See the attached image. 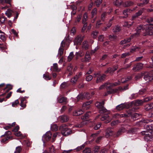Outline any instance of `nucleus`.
Here are the masks:
<instances>
[{
    "instance_id": "f257e3e1",
    "label": "nucleus",
    "mask_w": 153,
    "mask_h": 153,
    "mask_svg": "<svg viewBox=\"0 0 153 153\" xmlns=\"http://www.w3.org/2000/svg\"><path fill=\"white\" fill-rule=\"evenodd\" d=\"M62 134L64 136H67L72 133V131L71 129L68 128L65 124L61 125L59 127Z\"/></svg>"
},
{
    "instance_id": "f03ea898",
    "label": "nucleus",
    "mask_w": 153,
    "mask_h": 153,
    "mask_svg": "<svg viewBox=\"0 0 153 153\" xmlns=\"http://www.w3.org/2000/svg\"><path fill=\"white\" fill-rule=\"evenodd\" d=\"M153 25L152 24H150L146 26V29L145 30V32L143 33V35L146 36L147 35H152L153 34V27L152 26Z\"/></svg>"
},
{
    "instance_id": "7ed1b4c3",
    "label": "nucleus",
    "mask_w": 153,
    "mask_h": 153,
    "mask_svg": "<svg viewBox=\"0 0 153 153\" xmlns=\"http://www.w3.org/2000/svg\"><path fill=\"white\" fill-rule=\"evenodd\" d=\"M11 132L9 131L6 132L4 135L1 136V137L2 138L1 142L2 143H4L8 139L12 138V137L11 136Z\"/></svg>"
},
{
    "instance_id": "20e7f679",
    "label": "nucleus",
    "mask_w": 153,
    "mask_h": 153,
    "mask_svg": "<svg viewBox=\"0 0 153 153\" xmlns=\"http://www.w3.org/2000/svg\"><path fill=\"white\" fill-rule=\"evenodd\" d=\"M153 71L149 73H145L144 75V78L147 82L151 81L153 79Z\"/></svg>"
},
{
    "instance_id": "39448f33",
    "label": "nucleus",
    "mask_w": 153,
    "mask_h": 153,
    "mask_svg": "<svg viewBox=\"0 0 153 153\" xmlns=\"http://www.w3.org/2000/svg\"><path fill=\"white\" fill-rule=\"evenodd\" d=\"M57 102L59 103L66 104L68 102L67 98L62 96H60L58 98Z\"/></svg>"
},
{
    "instance_id": "423d86ee",
    "label": "nucleus",
    "mask_w": 153,
    "mask_h": 153,
    "mask_svg": "<svg viewBox=\"0 0 153 153\" xmlns=\"http://www.w3.org/2000/svg\"><path fill=\"white\" fill-rule=\"evenodd\" d=\"M143 26L140 25L137 27L136 29V32L134 33L133 35L134 37H137L139 36L140 33L143 30Z\"/></svg>"
},
{
    "instance_id": "0eeeda50",
    "label": "nucleus",
    "mask_w": 153,
    "mask_h": 153,
    "mask_svg": "<svg viewBox=\"0 0 153 153\" xmlns=\"http://www.w3.org/2000/svg\"><path fill=\"white\" fill-rule=\"evenodd\" d=\"M82 41V38L81 36H78L74 39V45H78L81 44Z\"/></svg>"
},
{
    "instance_id": "6e6552de",
    "label": "nucleus",
    "mask_w": 153,
    "mask_h": 153,
    "mask_svg": "<svg viewBox=\"0 0 153 153\" xmlns=\"http://www.w3.org/2000/svg\"><path fill=\"white\" fill-rule=\"evenodd\" d=\"M52 134L50 131L47 132L46 134L43 136V138L46 141L49 140L51 139Z\"/></svg>"
},
{
    "instance_id": "1a4fd4ad",
    "label": "nucleus",
    "mask_w": 153,
    "mask_h": 153,
    "mask_svg": "<svg viewBox=\"0 0 153 153\" xmlns=\"http://www.w3.org/2000/svg\"><path fill=\"white\" fill-rule=\"evenodd\" d=\"M143 67V64L141 63H139L134 66L132 68V70L135 71L141 69Z\"/></svg>"
},
{
    "instance_id": "9d476101",
    "label": "nucleus",
    "mask_w": 153,
    "mask_h": 153,
    "mask_svg": "<svg viewBox=\"0 0 153 153\" xmlns=\"http://www.w3.org/2000/svg\"><path fill=\"white\" fill-rule=\"evenodd\" d=\"M127 106L128 105L126 103H122L117 106L116 109L120 111L127 108Z\"/></svg>"
},
{
    "instance_id": "9b49d317",
    "label": "nucleus",
    "mask_w": 153,
    "mask_h": 153,
    "mask_svg": "<svg viewBox=\"0 0 153 153\" xmlns=\"http://www.w3.org/2000/svg\"><path fill=\"white\" fill-rule=\"evenodd\" d=\"M59 119L62 122H66L69 120L68 117L66 115H63L59 116Z\"/></svg>"
},
{
    "instance_id": "f8f14e48",
    "label": "nucleus",
    "mask_w": 153,
    "mask_h": 153,
    "mask_svg": "<svg viewBox=\"0 0 153 153\" xmlns=\"http://www.w3.org/2000/svg\"><path fill=\"white\" fill-rule=\"evenodd\" d=\"M109 117L108 115H105L101 118V120L102 121L105 120L104 123H108L111 120V119L109 118Z\"/></svg>"
},
{
    "instance_id": "ddd939ff",
    "label": "nucleus",
    "mask_w": 153,
    "mask_h": 153,
    "mask_svg": "<svg viewBox=\"0 0 153 153\" xmlns=\"http://www.w3.org/2000/svg\"><path fill=\"white\" fill-rule=\"evenodd\" d=\"M91 102L89 101L84 103L82 105V108L85 110H87L90 107V104Z\"/></svg>"
},
{
    "instance_id": "4468645a",
    "label": "nucleus",
    "mask_w": 153,
    "mask_h": 153,
    "mask_svg": "<svg viewBox=\"0 0 153 153\" xmlns=\"http://www.w3.org/2000/svg\"><path fill=\"white\" fill-rule=\"evenodd\" d=\"M90 59L91 57L89 52L87 51L85 54L84 59H82V61L85 62H89Z\"/></svg>"
},
{
    "instance_id": "2eb2a0df",
    "label": "nucleus",
    "mask_w": 153,
    "mask_h": 153,
    "mask_svg": "<svg viewBox=\"0 0 153 153\" xmlns=\"http://www.w3.org/2000/svg\"><path fill=\"white\" fill-rule=\"evenodd\" d=\"M105 74H103L102 75H99V77H98L96 80V82L97 83H98L104 80L105 79Z\"/></svg>"
},
{
    "instance_id": "dca6fc26",
    "label": "nucleus",
    "mask_w": 153,
    "mask_h": 153,
    "mask_svg": "<svg viewBox=\"0 0 153 153\" xmlns=\"http://www.w3.org/2000/svg\"><path fill=\"white\" fill-rule=\"evenodd\" d=\"M88 19V13H85L84 14L82 19V22L83 24H87V22H86Z\"/></svg>"
},
{
    "instance_id": "f3484780",
    "label": "nucleus",
    "mask_w": 153,
    "mask_h": 153,
    "mask_svg": "<svg viewBox=\"0 0 153 153\" xmlns=\"http://www.w3.org/2000/svg\"><path fill=\"white\" fill-rule=\"evenodd\" d=\"M52 69L53 71H59L61 69L58 68V65L57 63H54L53 66L51 69V70Z\"/></svg>"
},
{
    "instance_id": "a211bd4d",
    "label": "nucleus",
    "mask_w": 153,
    "mask_h": 153,
    "mask_svg": "<svg viewBox=\"0 0 153 153\" xmlns=\"http://www.w3.org/2000/svg\"><path fill=\"white\" fill-rule=\"evenodd\" d=\"M105 104L104 101L103 100L101 102H97L95 105L98 108L100 109L102 108Z\"/></svg>"
},
{
    "instance_id": "6ab92c4d",
    "label": "nucleus",
    "mask_w": 153,
    "mask_h": 153,
    "mask_svg": "<svg viewBox=\"0 0 153 153\" xmlns=\"http://www.w3.org/2000/svg\"><path fill=\"white\" fill-rule=\"evenodd\" d=\"M117 91L118 89H111L110 90L107 91L105 93V96H106L108 95L111 94L112 93H116L117 92Z\"/></svg>"
},
{
    "instance_id": "aec40b11",
    "label": "nucleus",
    "mask_w": 153,
    "mask_h": 153,
    "mask_svg": "<svg viewBox=\"0 0 153 153\" xmlns=\"http://www.w3.org/2000/svg\"><path fill=\"white\" fill-rule=\"evenodd\" d=\"M152 137V134L151 132H149V133L146 134V136L144 137V139L146 141H148L150 140Z\"/></svg>"
},
{
    "instance_id": "412c9836",
    "label": "nucleus",
    "mask_w": 153,
    "mask_h": 153,
    "mask_svg": "<svg viewBox=\"0 0 153 153\" xmlns=\"http://www.w3.org/2000/svg\"><path fill=\"white\" fill-rule=\"evenodd\" d=\"M131 76H128L127 77L125 76L121 79V81L122 83H125L127 81L131 80Z\"/></svg>"
},
{
    "instance_id": "4be33fe9",
    "label": "nucleus",
    "mask_w": 153,
    "mask_h": 153,
    "mask_svg": "<svg viewBox=\"0 0 153 153\" xmlns=\"http://www.w3.org/2000/svg\"><path fill=\"white\" fill-rule=\"evenodd\" d=\"M13 13V11L12 10L9 9L6 11L5 14L8 18H10L12 16Z\"/></svg>"
},
{
    "instance_id": "5701e85b",
    "label": "nucleus",
    "mask_w": 153,
    "mask_h": 153,
    "mask_svg": "<svg viewBox=\"0 0 153 153\" xmlns=\"http://www.w3.org/2000/svg\"><path fill=\"white\" fill-rule=\"evenodd\" d=\"M131 111H129L126 113L121 114L120 116L121 117H128L131 116Z\"/></svg>"
},
{
    "instance_id": "b1692460",
    "label": "nucleus",
    "mask_w": 153,
    "mask_h": 153,
    "mask_svg": "<svg viewBox=\"0 0 153 153\" xmlns=\"http://www.w3.org/2000/svg\"><path fill=\"white\" fill-rule=\"evenodd\" d=\"M0 33L1 34L0 35V39L3 42L5 41L6 40V38L5 36V33L1 30H0Z\"/></svg>"
},
{
    "instance_id": "393cba45",
    "label": "nucleus",
    "mask_w": 153,
    "mask_h": 153,
    "mask_svg": "<svg viewBox=\"0 0 153 153\" xmlns=\"http://www.w3.org/2000/svg\"><path fill=\"white\" fill-rule=\"evenodd\" d=\"M89 47L88 42L87 41H84L83 42L82 48L85 50L88 49Z\"/></svg>"
},
{
    "instance_id": "a878e982",
    "label": "nucleus",
    "mask_w": 153,
    "mask_h": 153,
    "mask_svg": "<svg viewBox=\"0 0 153 153\" xmlns=\"http://www.w3.org/2000/svg\"><path fill=\"white\" fill-rule=\"evenodd\" d=\"M84 112L82 110H79L75 111L73 113V115L75 116H78L82 114Z\"/></svg>"
},
{
    "instance_id": "bb28decb",
    "label": "nucleus",
    "mask_w": 153,
    "mask_h": 153,
    "mask_svg": "<svg viewBox=\"0 0 153 153\" xmlns=\"http://www.w3.org/2000/svg\"><path fill=\"white\" fill-rule=\"evenodd\" d=\"M145 127H147V130L146 131H142L141 132V134L143 135H145V136H146V134H148V133H149V132H149L150 130H149L148 129V128H149V127L146 125L144 126Z\"/></svg>"
},
{
    "instance_id": "cd10ccee",
    "label": "nucleus",
    "mask_w": 153,
    "mask_h": 153,
    "mask_svg": "<svg viewBox=\"0 0 153 153\" xmlns=\"http://www.w3.org/2000/svg\"><path fill=\"white\" fill-rule=\"evenodd\" d=\"M131 40V37L128 38L124 39L123 40L121 41L120 42V44L123 45L124 44L126 43L130 42Z\"/></svg>"
},
{
    "instance_id": "c85d7f7f",
    "label": "nucleus",
    "mask_w": 153,
    "mask_h": 153,
    "mask_svg": "<svg viewBox=\"0 0 153 153\" xmlns=\"http://www.w3.org/2000/svg\"><path fill=\"white\" fill-rule=\"evenodd\" d=\"M60 135V134L59 132H56L54 133L52 136V142H54L56 140V137H59Z\"/></svg>"
},
{
    "instance_id": "c756f323",
    "label": "nucleus",
    "mask_w": 153,
    "mask_h": 153,
    "mask_svg": "<svg viewBox=\"0 0 153 153\" xmlns=\"http://www.w3.org/2000/svg\"><path fill=\"white\" fill-rule=\"evenodd\" d=\"M43 78L46 80H50L51 79V77L49 75V73H47L46 74L43 75Z\"/></svg>"
},
{
    "instance_id": "7c9ffc66",
    "label": "nucleus",
    "mask_w": 153,
    "mask_h": 153,
    "mask_svg": "<svg viewBox=\"0 0 153 153\" xmlns=\"http://www.w3.org/2000/svg\"><path fill=\"white\" fill-rule=\"evenodd\" d=\"M64 49L60 47L59 49L58 54L57 56L59 58L61 57L63 54V53Z\"/></svg>"
},
{
    "instance_id": "2f4dec72",
    "label": "nucleus",
    "mask_w": 153,
    "mask_h": 153,
    "mask_svg": "<svg viewBox=\"0 0 153 153\" xmlns=\"http://www.w3.org/2000/svg\"><path fill=\"white\" fill-rule=\"evenodd\" d=\"M99 33V32L97 31H93L91 34V36L94 39L96 38Z\"/></svg>"
},
{
    "instance_id": "473e14b6",
    "label": "nucleus",
    "mask_w": 153,
    "mask_h": 153,
    "mask_svg": "<svg viewBox=\"0 0 153 153\" xmlns=\"http://www.w3.org/2000/svg\"><path fill=\"white\" fill-rule=\"evenodd\" d=\"M146 89L147 87L145 86L143 89H142L139 90V94L140 95H143L144 94L146 91Z\"/></svg>"
},
{
    "instance_id": "72a5a7b5",
    "label": "nucleus",
    "mask_w": 153,
    "mask_h": 153,
    "mask_svg": "<svg viewBox=\"0 0 153 153\" xmlns=\"http://www.w3.org/2000/svg\"><path fill=\"white\" fill-rule=\"evenodd\" d=\"M153 99V97L150 96L145 98L143 100L144 102H148L151 100Z\"/></svg>"
},
{
    "instance_id": "f704fd0d",
    "label": "nucleus",
    "mask_w": 153,
    "mask_h": 153,
    "mask_svg": "<svg viewBox=\"0 0 153 153\" xmlns=\"http://www.w3.org/2000/svg\"><path fill=\"white\" fill-rule=\"evenodd\" d=\"M120 27L119 25H117L113 29V31L114 33L119 32L120 30Z\"/></svg>"
},
{
    "instance_id": "c9c22d12",
    "label": "nucleus",
    "mask_w": 153,
    "mask_h": 153,
    "mask_svg": "<svg viewBox=\"0 0 153 153\" xmlns=\"http://www.w3.org/2000/svg\"><path fill=\"white\" fill-rule=\"evenodd\" d=\"M97 13V10L96 8H94L92 11L91 12V18H93L95 15H96Z\"/></svg>"
},
{
    "instance_id": "e433bc0d",
    "label": "nucleus",
    "mask_w": 153,
    "mask_h": 153,
    "mask_svg": "<svg viewBox=\"0 0 153 153\" xmlns=\"http://www.w3.org/2000/svg\"><path fill=\"white\" fill-rule=\"evenodd\" d=\"M133 4V2L130 1H128L125 3L124 6L125 7H129L132 5Z\"/></svg>"
},
{
    "instance_id": "4c0bfd02",
    "label": "nucleus",
    "mask_w": 153,
    "mask_h": 153,
    "mask_svg": "<svg viewBox=\"0 0 153 153\" xmlns=\"http://www.w3.org/2000/svg\"><path fill=\"white\" fill-rule=\"evenodd\" d=\"M126 131L125 128H122L118 131L117 134L118 135H120L122 133L126 132Z\"/></svg>"
},
{
    "instance_id": "58836bf2",
    "label": "nucleus",
    "mask_w": 153,
    "mask_h": 153,
    "mask_svg": "<svg viewBox=\"0 0 153 153\" xmlns=\"http://www.w3.org/2000/svg\"><path fill=\"white\" fill-rule=\"evenodd\" d=\"M106 84H107L106 85V88L107 90H110L111 89H112L111 88L113 87L111 83L107 82H106Z\"/></svg>"
},
{
    "instance_id": "ea45409f",
    "label": "nucleus",
    "mask_w": 153,
    "mask_h": 153,
    "mask_svg": "<svg viewBox=\"0 0 153 153\" xmlns=\"http://www.w3.org/2000/svg\"><path fill=\"white\" fill-rule=\"evenodd\" d=\"M58 129V126L56 124H52L51 125V129L52 131H56Z\"/></svg>"
},
{
    "instance_id": "a19ab883",
    "label": "nucleus",
    "mask_w": 153,
    "mask_h": 153,
    "mask_svg": "<svg viewBox=\"0 0 153 153\" xmlns=\"http://www.w3.org/2000/svg\"><path fill=\"white\" fill-rule=\"evenodd\" d=\"M84 55V53L82 51H79L78 52H76V56L77 58L79 56H83Z\"/></svg>"
},
{
    "instance_id": "79ce46f5",
    "label": "nucleus",
    "mask_w": 153,
    "mask_h": 153,
    "mask_svg": "<svg viewBox=\"0 0 153 153\" xmlns=\"http://www.w3.org/2000/svg\"><path fill=\"white\" fill-rule=\"evenodd\" d=\"M121 2V0H114L113 4L116 6H119L120 5Z\"/></svg>"
},
{
    "instance_id": "37998d69",
    "label": "nucleus",
    "mask_w": 153,
    "mask_h": 153,
    "mask_svg": "<svg viewBox=\"0 0 153 153\" xmlns=\"http://www.w3.org/2000/svg\"><path fill=\"white\" fill-rule=\"evenodd\" d=\"M22 150V147L21 146H18L16 148L14 153H20Z\"/></svg>"
},
{
    "instance_id": "c03bdc74",
    "label": "nucleus",
    "mask_w": 153,
    "mask_h": 153,
    "mask_svg": "<svg viewBox=\"0 0 153 153\" xmlns=\"http://www.w3.org/2000/svg\"><path fill=\"white\" fill-rule=\"evenodd\" d=\"M25 97L22 98L21 99L20 105L21 107H23V108H25L26 107V105L25 104H24V105H22V103H24L23 102L25 101Z\"/></svg>"
},
{
    "instance_id": "a18cd8bd",
    "label": "nucleus",
    "mask_w": 153,
    "mask_h": 153,
    "mask_svg": "<svg viewBox=\"0 0 153 153\" xmlns=\"http://www.w3.org/2000/svg\"><path fill=\"white\" fill-rule=\"evenodd\" d=\"M19 104V101L18 100H16L14 102L12 103V106L13 107H16Z\"/></svg>"
},
{
    "instance_id": "49530a36",
    "label": "nucleus",
    "mask_w": 153,
    "mask_h": 153,
    "mask_svg": "<svg viewBox=\"0 0 153 153\" xmlns=\"http://www.w3.org/2000/svg\"><path fill=\"white\" fill-rule=\"evenodd\" d=\"M15 135L18 137H19L20 138H22L24 137V136L21 133L20 131L15 133Z\"/></svg>"
},
{
    "instance_id": "de8ad7c7",
    "label": "nucleus",
    "mask_w": 153,
    "mask_h": 153,
    "mask_svg": "<svg viewBox=\"0 0 153 153\" xmlns=\"http://www.w3.org/2000/svg\"><path fill=\"white\" fill-rule=\"evenodd\" d=\"M150 103L146 105L145 107V109L146 111H148L150 109H152Z\"/></svg>"
},
{
    "instance_id": "09e8293b",
    "label": "nucleus",
    "mask_w": 153,
    "mask_h": 153,
    "mask_svg": "<svg viewBox=\"0 0 153 153\" xmlns=\"http://www.w3.org/2000/svg\"><path fill=\"white\" fill-rule=\"evenodd\" d=\"M7 19V18L5 16H2L0 17V22L1 24H4L5 21Z\"/></svg>"
},
{
    "instance_id": "8fccbe9b",
    "label": "nucleus",
    "mask_w": 153,
    "mask_h": 153,
    "mask_svg": "<svg viewBox=\"0 0 153 153\" xmlns=\"http://www.w3.org/2000/svg\"><path fill=\"white\" fill-rule=\"evenodd\" d=\"M82 18V15H79L77 16V18L76 19L75 21V23L79 22H80Z\"/></svg>"
},
{
    "instance_id": "3c124183",
    "label": "nucleus",
    "mask_w": 153,
    "mask_h": 153,
    "mask_svg": "<svg viewBox=\"0 0 153 153\" xmlns=\"http://www.w3.org/2000/svg\"><path fill=\"white\" fill-rule=\"evenodd\" d=\"M133 23V22H131V24H129L128 22H124V26L125 27H129L132 25Z\"/></svg>"
},
{
    "instance_id": "603ef678",
    "label": "nucleus",
    "mask_w": 153,
    "mask_h": 153,
    "mask_svg": "<svg viewBox=\"0 0 153 153\" xmlns=\"http://www.w3.org/2000/svg\"><path fill=\"white\" fill-rule=\"evenodd\" d=\"M78 79L77 75H76L73 78L71 79V82L73 83H75L77 79Z\"/></svg>"
},
{
    "instance_id": "864d4df0",
    "label": "nucleus",
    "mask_w": 153,
    "mask_h": 153,
    "mask_svg": "<svg viewBox=\"0 0 153 153\" xmlns=\"http://www.w3.org/2000/svg\"><path fill=\"white\" fill-rule=\"evenodd\" d=\"M144 102L143 100H138L136 102V104L138 105H141Z\"/></svg>"
},
{
    "instance_id": "5fc2aeb1",
    "label": "nucleus",
    "mask_w": 153,
    "mask_h": 153,
    "mask_svg": "<svg viewBox=\"0 0 153 153\" xmlns=\"http://www.w3.org/2000/svg\"><path fill=\"white\" fill-rule=\"evenodd\" d=\"M12 0H4V2L6 3H7L9 4L7 7H2V9H4L5 8H6L10 6H11V4H10V2Z\"/></svg>"
},
{
    "instance_id": "6e6d98bb",
    "label": "nucleus",
    "mask_w": 153,
    "mask_h": 153,
    "mask_svg": "<svg viewBox=\"0 0 153 153\" xmlns=\"http://www.w3.org/2000/svg\"><path fill=\"white\" fill-rule=\"evenodd\" d=\"M84 125V122H82L79 124H77L75 125V126L76 128H81Z\"/></svg>"
},
{
    "instance_id": "4d7b16f0",
    "label": "nucleus",
    "mask_w": 153,
    "mask_h": 153,
    "mask_svg": "<svg viewBox=\"0 0 153 153\" xmlns=\"http://www.w3.org/2000/svg\"><path fill=\"white\" fill-rule=\"evenodd\" d=\"M74 57V54L73 52H71L70 53L68 57V61H70Z\"/></svg>"
},
{
    "instance_id": "13d9d810",
    "label": "nucleus",
    "mask_w": 153,
    "mask_h": 153,
    "mask_svg": "<svg viewBox=\"0 0 153 153\" xmlns=\"http://www.w3.org/2000/svg\"><path fill=\"white\" fill-rule=\"evenodd\" d=\"M49 151L50 153H55V150L53 146L49 148Z\"/></svg>"
},
{
    "instance_id": "bf43d9fd",
    "label": "nucleus",
    "mask_w": 153,
    "mask_h": 153,
    "mask_svg": "<svg viewBox=\"0 0 153 153\" xmlns=\"http://www.w3.org/2000/svg\"><path fill=\"white\" fill-rule=\"evenodd\" d=\"M102 23L101 22L100 20H99L97 21L96 23V27L97 28H98L100 27V26L101 25Z\"/></svg>"
},
{
    "instance_id": "052dcab7",
    "label": "nucleus",
    "mask_w": 153,
    "mask_h": 153,
    "mask_svg": "<svg viewBox=\"0 0 153 153\" xmlns=\"http://www.w3.org/2000/svg\"><path fill=\"white\" fill-rule=\"evenodd\" d=\"M68 85L66 82H64L60 85V87L62 88H64L68 86Z\"/></svg>"
},
{
    "instance_id": "680f3d73",
    "label": "nucleus",
    "mask_w": 153,
    "mask_h": 153,
    "mask_svg": "<svg viewBox=\"0 0 153 153\" xmlns=\"http://www.w3.org/2000/svg\"><path fill=\"white\" fill-rule=\"evenodd\" d=\"M102 1V0H97L95 1V4L97 7H99Z\"/></svg>"
},
{
    "instance_id": "e2e57ef3",
    "label": "nucleus",
    "mask_w": 153,
    "mask_h": 153,
    "mask_svg": "<svg viewBox=\"0 0 153 153\" xmlns=\"http://www.w3.org/2000/svg\"><path fill=\"white\" fill-rule=\"evenodd\" d=\"M106 111L107 110L104 107V106L102 108H101L99 110V112L100 113H103L106 112Z\"/></svg>"
},
{
    "instance_id": "0e129e2a",
    "label": "nucleus",
    "mask_w": 153,
    "mask_h": 153,
    "mask_svg": "<svg viewBox=\"0 0 153 153\" xmlns=\"http://www.w3.org/2000/svg\"><path fill=\"white\" fill-rule=\"evenodd\" d=\"M91 150L89 148H86L83 151V153H91Z\"/></svg>"
},
{
    "instance_id": "69168bd1",
    "label": "nucleus",
    "mask_w": 153,
    "mask_h": 153,
    "mask_svg": "<svg viewBox=\"0 0 153 153\" xmlns=\"http://www.w3.org/2000/svg\"><path fill=\"white\" fill-rule=\"evenodd\" d=\"M117 38V36H116L113 35H110L109 36V39L111 40H113L115 39H116Z\"/></svg>"
},
{
    "instance_id": "338daca9",
    "label": "nucleus",
    "mask_w": 153,
    "mask_h": 153,
    "mask_svg": "<svg viewBox=\"0 0 153 153\" xmlns=\"http://www.w3.org/2000/svg\"><path fill=\"white\" fill-rule=\"evenodd\" d=\"M93 76L91 75H88L86 77V80L87 81H89L92 79Z\"/></svg>"
},
{
    "instance_id": "774afa93",
    "label": "nucleus",
    "mask_w": 153,
    "mask_h": 153,
    "mask_svg": "<svg viewBox=\"0 0 153 153\" xmlns=\"http://www.w3.org/2000/svg\"><path fill=\"white\" fill-rule=\"evenodd\" d=\"M138 96V95L136 94H133L131 95L130 98L131 99H133L136 98Z\"/></svg>"
}]
</instances>
